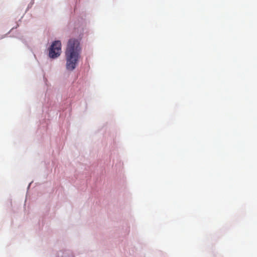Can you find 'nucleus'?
Masks as SVG:
<instances>
[{
	"label": "nucleus",
	"instance_id": "obj_1",
	"mask_svg": "<svg viewBox=\"0 0 257 257\" xmlns=\"http://www.w3.org/2000/svg\"><path fill=\"white\" fill-rule=\"evenodd\" d=\"M80 41L81 39L71 38L67 43L65 56L66 67L69 71H72L76 68L80 58L82 51Z\"/></svg>",
	"mask_w": 257,
	"mask_h": 257
},
{
	"label": "nucleus",
	"instance_id": "obj_2",
	"mask_svg": "<svg viewBox=\"0 0 257 257\" xmlns=\"http://www.w3.org/2000/svg\"><path fill=\"white\" fill-rule=\"evenodd\" d=\"M61 53V43L60 41H55L52 43L49 50V56L55 59L58 57Z\"/></svg>",
	"mask_w": 257,
	"mask_h": 257
}]
</instances>
